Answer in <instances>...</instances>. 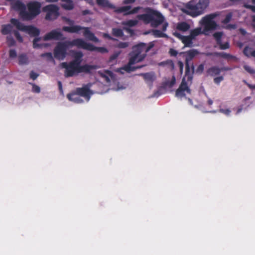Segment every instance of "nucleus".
Here are the masks:
<instances>
[{
	"label": "nucleus",
	"mask_w": 255,
	"mask_h": 255,
	"mask_svg": "<svg viewBox=\"0 0 255 255\" xmlns=\"http://www.w3.org/2000/svg\"><path fill=\"white\" fill-rule=\"evenodd\" d=\"M198 54L199 51L194 49L179 53V56H182L185 58V76L182 79L181 83L176 91V96L177 97H185V92L189 94H191V90L188 86L186 79H187V82L190 84L192 83L194 73V65L191 61Z\"/></svg>",
	"instance_id": "nucleus-1"
},
{
	"label": "nucleus",
	"mask_w": 255,
	"mask_h": 255,
	"mask_svg": "<svg viewBox=\"0 0 255 255\" xmlns=\"http://www.w3.org/2000/svg\"><path fill=\"white\" fill-rule=\"evenodd\" d=\"M154 46L153 42L146 44L139 43L132 47V51L129 54L130 58L128 64L124 66L122 69L127 72L135 71L138 67L132 66V65L143 60L146 56V53Z\"/></svg>",
	"instance_id": "nucleus-2"
},
{
	"label": "nucleus",
	"mask_w": 255,
	"mask_h": 255,
	"mask_svg": "<svg viewBox=\"0 0 255 255\" xmlns=\"http://www.w3.org/2000/svg\"><path fill=\"white\" fill-rule=\"evenodd\" d=\"M62 68H64V72L65 77H71L77 75L81 73L90 74L92 71L97 69V66L95 65L85 64L83 65H78L72 62H64L60 64Z\"/></svg>",
	"instance_id": "nucleus-3"
},
{
	"label": "nucleus",
	"mask_w": 255,
	"mask_h": 255,
	"mask_svg": "<svg viewBox=\"0 0 255 255\" xmlns=\"http://www.w3.org/2000/svg\"><path fill=\"white\" fill-rule=\"evenodd\" d=\"M209 0H199L198 2L195 4L192 1H190L186 4L182 11L187 15L195 17L204 13L205 9L209 6Z\"/></svg>",
	"instance_id": "nucleus-4"
},
{
	"label": "nucleus",
	"mask_w": 255,
	"mask_h": 255,
	"mask_svg": "<svg viewBox=\"0 0 255 255\" xmlns=\"http://www.w3.org/2000/svg\"><path fill=\"white\" fill-rule=\"evenodd\" d=\"M72 46H76L79 48H81V38L58 42L54 49V57L59 60L64 59L66 56L67 48Z\"/></svg>",
	"instance_id": "nucleus-5"
},
{
	"label": "nucleus",
	"mask_w": 255,
	"mask_h": 255,
	"mask_svg": "<svg viewBox=\"0 0 255 255\" xmlns=\"http://www.w3.org/2000/svg\"><path fill=\"white\" fill-rule=\"evenodd\" d=\"M137 18L143 21L144 24L150 23L151 26L154 28L161 24L164 20V17L162 14L155 10H150L147 13L139 14Z\"/></svg>",
	"instance_id": "nucleus-6"
},
{
	"label": "nucleus",
	"mask_w": 255,
	"mask_h": 255,
	"mask_svg": "<svg viewBox=\"0 0 255 255\" xmlns=\"http://www.w3.org/2000/svg\"><path fill=\"white\" fill-rule=\"evenodd\" d=\"M62 30L71 33H78L81 30H84L83 35L86 39L96 43L99 42V39L95 35L94 33L90 30L89 27L76 25L72 26H63Z\"/></svg>",
	"instance_id": "nucleus-7"
},
{
	"label": "nucleus",
	"mask_w": 255,
	"mask_h": 255,
	"mask_svg": "<svg viewBox=\"0 0 255 255\" xmlns=\"http://www.w3.org/2000/svg\"><path fill=\"white\" fill-rule=\"evenodd\" d=\"M10 22L11 24L15 26L18 30L25 32L31 36H38L40 34L39 29L32 25H24L17 19L14 18H11Z\"/></svg>",
	"instance_id": "nucleus-8"
},
{
	"label": "nucleus",
	"mask_w": 255,
	"mask_h": 255,
	"mask_svg": "<svg viewBox=\"0 0 255 255\" xmlns=\"http://www.w3.org/2000/svg\"><path fill=\"white\" fill-rule=\"evenodd\" d=\"M41 3L38 1H31L27 4L28 11L25 10L24 20H30L34 18L40 13Z\"/></svg>",
	"instance_id": "nucleus-9"
},
{
	"label": "nucleus",
	"mask_w": 255,
	"mask_h": 255,
	"mask_svg": "<svg viewBox=\"0 0 255 255\" xmlns=\"http://www.w3.org/2000/svg\"><path fill=\"white\" fill-rule=\"evenodd\" d=\"M219 15V14L217 12L212 13L206 15L201 19L200 23L204 26L205 31H209L217 29L218 25L213 19Z\"/></svg>",
	"instance_id": "nucleus-10"
},
{
	"label": "nucleus",
	"mask_w": 255,
	"mask_h": 255,
	"mask_svg": "<svg viewBox=\"0 0 255 255\" xmlns=\"http://www.w3.org/2000/svg\"><path fill=\"white\" fill-rule=\"evenodd\" d=\"M59 7L54 4H49L44 6L43 11L46 12L45 19L47 20L56 19L59 15Z\"/></svg>",
	"instance_id": "nucleus-11"
},
{
	"label": "nucleus",
	"mask_w": 255,
	"mask_h": 255,
	"mask_svg": "<svg viewBox=\"0 0 255 255\" xmlns=\"http://www.w3.org/2000/svg\"><path fill=\"white\" fill-rule=\"evenodd\" d=\"M81 48L90 51H98L102 53L108 52L106 48L103 47H96L92 44L85 42L81 39Z\"/></svg>",
	"instance_id": "nucleus-12"
},
{
	"label": "nucleus",
	"mask_w": 255,
	"mask_h": 255,
	"mask_svg": "<svg viewBox=\"0 0 255 255\" xmlns=\"http://www.w3.org/2000/svg\"><path fill=\"white\" fill-rule=\"evenodd\" d=\"M130 5H126L119 7L115 10V11L118 13H124V15H128L137 13L141 9V7H134L131 9Z\"/></svg>",
	"instance_id": "nucleus-13"
},
{
	"label": "nucleus",
	"mask_w": 255,
	"mask_h": 255,
	"mask_svg": "<svg viewBox=\"0 0 255 255\" xmlns=\"http://www.w3.org/2000/svg\"><path fill=\"white\" fill-rule=\"evenodd\" d=\"M173 35L176 38L181 40L185 47H191L193 46V39L189 35H182L180 33L176 31L173 32Z\"/></svg>",
	"instance_id": "nucleus-14"
},
{
	"label": "nucleus",
	"mask_w": 255,
	"mask_h": 255,
	"mask_svg": "<svg viewBox=\"0 0 255 255\" xmlns=\"http://www.w3.org/2000/svg\"><path fill=\"white\" fill-rule=\"evenodd\" d=\"M63 34L57 30H52L50 32L46 34L43 37L44 41L50 40L52 39L60 40L62 39Z\"/></svg>",
	"instance_id": "nucleus-15"
},
{
	"label": "nucleus",
	"mask_w": 255,
	"mask_h": 255,
	"mask_svg": "<svg viewBox=\"0 0 255 255\" xmlns=\"http://www.w3.org/2000/svg\"><path fill=\"white\" fill-rule=\"evenodd\" d=\"M78 95L85 98L87 101L90 99L92 92L87 86H84L82 88H77L74 91Z\"/></svg>",
	"instance_id": "nucleus-16"
},
{
	"label": "nucleus",
	"mask_w": 255,
	"mask_h": 255,
	"mask_svg": "<svg viewBox=\"0 0 255 255\" xmlns=\"http://www.w3.org/2000/svg\"><path fill=\"white\" fill-rule=\"evenodd\" d=\"M11 7L13 9L18 11L19 15L24 19V14L23 11H25L26 7L25 4L19 0H16L14 2L11 3Z\"/></svg>",
	"instance_id": "nucleus-17"
},
{
	"label": "nucleus",
	"mask_w": 255,
	"mask_h": 255,
	"mask_svg": "<svg viewBox=\"0 0 255 255\" xmlns=\"http://www.w3.org/2000/svg\"><path fill=\"white\" fill-rule=\"evenodd\" d=\"M80 96L78 95V94H77L75 92L68 94L67 95V97L69 101L74 102L76 103H81L83 102V100L80 97Z\"/></svg>",
	"instance_id": "nucleus-18"
},
{
	"label": "nucleus",
	"mask_w": 255,
	"mask_h": 255,
	"mask_svg": "<svg viewBox=\"0 0 255 255\" xmlns=\"http://www.w3.org/2000/svg\"><path fill=\"white\" fill-rule=\"evenodd\" d=\"M190 28V25L189 24L185 21L178 22L176 25V29L182 32L187 31Z\"/></svg>",
	"instance_id": "nucleus-19"
},
{
	"label": "nucleus",
	"mask_w": 255,
	"mask_h": 255,
	"mask_svg": "<svg viewBox=\"0 0 255 255\" xmlns=\"http://www.w3.org/2000/svg\"><path fill=\"white\" fill-rule=\"evenodd\" d=\"M83 54L81 51H77L74 54V59L71 61V62L75 63L78 65H81V63L82 61V57Z\"/></svg>",
	"instance_id": "nucleus-20"
},
{
	"label": "nucleus",
	"mask_w": 255,
	"mask_h": 255,
	"mask_svg": "<svg viewBox=\"0 0 255 255\" xmlns=\"http://www.w3.org/2000/svg\"><path fill=\"white\" fill-rule=\"evenodd\" d=\"M97 4L100 6L108 7L111 9H115L116 6L110 3L108 0H96Z\"/></svg>",
	"instance_id": "nucleus-21"
},
{
	"label": "nucleus",
	"mask_w": 255,
	"mask_h": 255,
	"mask_svg": "<svg viewBox=\"0 0 255 255\" xmlns=\"http://www.w3.org/2000/svg\"><path fill=\"white\" fill-rule=\"evenodd\" d=\"M221 72L220 68L217 66H213L207 70V73L210 76H214L219 75Z\"/></svg>",
	"instance_id": "nucleus-22"
},
{
	"label": "nucleus",
	"mask_w": 255,
	"mask_h": 255,
	"mask_svg": "<svg viewBox=\"0 0 255 255\" xmlns=\"http://www.w3.org/2000/svg\"><path fill=\"white\" fill-rule=\"evenodd\" d=\"M12 30V26L10 24H3L1 26V33L3 35L10 33Z\"/></svg>",
	"instance_id": "nucleus-23"
},
{
	"label": "nucleus",
	"mask_w": 255,
	"mask_h": 255,
	"mask_svg": "<svg viewBox=\"0 0 255 255\" xmlns=\"http://www.w3.org/2000/svg\"><path fill=\"white\" fill-rule=\"evenodd\" d=\"M28 62V58L25 54H21L18 56V63L19 65H26Z\"/></svg>",
	"instance_id": "nucleus-24"
},
{
	"label": "nucleus",
	"mask_w": 255,
	"mask_h": 255,
	"mask_svg": "<svg viewBox=\"0 0 255 255\" xmlns=\"http://www.w3.org/2000/svg\"><path fill=\"white\" fill-rule=\"evenodd\" d=\"M141 75L146 82H152L155 79L154 74L151 73H143Z\"/></svg>",
	"instance_id": "nucleus-25"
},
{
	"label": "nucleus",
	"mask_w": 255,
	"mask_h": 255,
	"mask_svg": "<svg viewBox=\"0 0 255 255\" xmlns=\"http://www.w3.org/2000/svg\"><path fill=\"white\" fill-rule=\"evenodd\" d=\"M63 2H65V3L62 5L63 8L67 10H71L74 8V5L73 2L71 0H61Z\"/></svg>",
	"instance_id": "nucleus-26"
},
{
	"label": "nucleus",
	"mask_w": 255,
	"mask_h": 255,
	"mask_svg": "<svg viewBox=\"0 0 255 255\" xmlns=\"http://www.w3.org/2000/svg\"><path fill=\"white\" fill-rule=\"evenodd\" d=\"M152 35L155 37H164V38H167L168 35L161 32L160 30L158 29H153L151 31Z\"/></svg>",
	"instance_id": "nucleus-27"
},
{
	"label": "nucleus",
	"mask_w": 255,
	"mask_h": 255,
	"mask_svg": "<svg viewBox=\"0 0 255 255\" xmlns=\"http://www.w3.org/2000/svg\"><path fill=\"white\" fill-rule=\"evenodd\" d=\"M112 33L114 36L118 37H122L124 35L123 30L118 28H112Z\"/></svg>",
	"instance_id": "nucleus-28"
},
{
	"label": "nucleus",
	"mask_w": 255,
	"mask_h": 255,
	"mask_svg": "<svg viewBox=\"0 0 255 255\" xmlns=\"http://www.w3.org/2000/svg\"><path fill=\"white\" fill-rule=\"evenodd\" d=\"M202 33L201 28H197L191 30L189 35L193 40L195 37Z\"/></svg>",
	"instance_id": "nucleus-29"
},
{
	"label": "nucleus",
	"mask_w": 255,
	"mask_h": 255,
	"mask_svg": "<svg viewBox=\"0 0 255 255\" xmlns=\"http://www.w3.org/2000/svg\"><path fill=\"white\" fill-rule=\"evenodd\" d=\"M41 40V37L35 38L33 41V47L34 48H41L43 46L46 47L48 46L47 44H38L37 42Z\"/></svg>",
	"instance_id": "nucleus-30"
},
{
	"label": "nucleus",
	"mask_w": 255,
	"mask_h": 255,
	"mask_svg": "<svg viewBox=\"0 0 255 255\" xmlns=\"http://www.w3.org/2000/svg\"><path fill=\"white\" fill-rule=\"evenodd\" d=\"M215 55L217 56H220L221 57L225 58V59H236V57L229 53H227L225 52H217L215 53Z\"/></svg>",
	"instance_id": "nucleus-31"
},
{
	"label": "nucleus",
	"mask_w": 255,
	"mask_h": 255,
	"mask_svg": "<svg viewBox=\"0 0 255 255\" xmlns=\"http://www.w3.org/2000/svg\"><path fill=\"white\" fill-rule=\"evenodd\" d=\"M138 21L135 19H130L126 21L123 22L122 24L128 27H132L137 25Z\"/></svg>",
	"instance_id": "nucleus-32"
},
{
	"label": "nucleus",
	"mask_w": 255,
	"mask_h": 255,
	"mask_svg": "<svg viewBox=\"0 0 255 255\" xmlns=\"http://www.w3.org/2000/svg\"><path fill=\"white\" fill-rule=\"evenodd\" d=\"M223 35V32L221 31L216 32L213 34V37L216 40L217 44L222 41V37Z\"/></svg>",
	"instance_id": "nucleus-33"
},
{
	"label": "nucleus",
	"mask_w": 255,
	"mask_h": 255,
	"mask_svg": "<svg viewBox=\"0 0 255 255\" xmlns=\"http://www.w3.org/2000/svg\"><path fill=\"white\" fill-rule=\"evenodd\" d=\"M6 43L9 47H11L15 44V41L11 36H7L6 37Z\"/></svg>",
	"instance_id": "nucleus-34"
},
{
	"label": "nucleus",
	"mask_w": 255,
	"mask_h": 255,
	"mask_svg": "<svg viewBox=\"0 0 255 255\" xmlns=\"http://www.w3.org/2000/svg\"><path fill=\"white\" fill-rule=\"evenodd\" d=\"M252 48L251 47L246 46L244 49L243 53L246 56L250 57L252 56Z\"/></svg>",
	"instance_id": "nucleus-35"
},
{
	"label": "nucleus",
	"mask_w": 255,
	"mask_h": 255,
	"mask_svg": "<svg viewBox=\"0 0 255 255\" xmlns=\"http://www.w3.org/2000/svg\"><path fill=\"white\" fill-rule=\"evenodd\" d=\"M204 64H200L197 68L196 70H194V73L195 72L198 74H201L204 71Z\"/></svg>",
	"instance_id": "nucleus-36"
},
{
	"label": "nucleus",
	"mask_w": 255,
	"mask_h": 255,
	"mask_svg": "<svg viewBox=\"0 0 255 255\" xmlns=\"http://www.w3.org/2000/svg\"><path fill=\"white\" fill-rule=\"evenodd\" d=\"M41 57H46L49 61H54L52 54L51 52H46L41 54Z\"/></svg>",
	"instance_id": "nucleus-37"
},
{
	"label": "nucleus",
	"mask_w": 255,
	"mask_h": 255,
	"mask_svg": "<svg viewBox=\"0 0 255 255\" xmlns=\"http://www.w3.org/2000/svg\"><path fill=\"white\" fill-rule=\"evenodd\" d=\"M218 45H219L220 48L222 50L227 49L230 47V44L228 42L222 43V41H221L220 43L218 44Z\"/></svg>",
	"instance_id": "nucleus-38"
},
{
	"label": "nucleus",
	"mask_w": 255,
	"mask_h": 255,
	"mask_svg": "<svg viewBox=\"0 0 255 255\" xmlns=\"http://www.w3.org/2000/svg\"><path fill=\"white\" fill-rule=\"evenodd\" d=\"M29 84L32 85V91L35 93H39L40 92V87L33 83H29Z\"/></svg>",
	"instance_id": "nucleus-39"
},
{
	"label": "nucleus",
	"mask_w": 255,
	"mask_h": 255,
	"mask_svg": "<svg viewBox=\"0 0 255 255\" xmlns=\"http://www.w3.org/2000/svg\"><path fill=\"white\" fill-rule=\"evenodd\" d=\"M129 46V42H120L117 45L119 48H126Z\"/></svg>",
	"instance_id": "nucleus-40"
},
{
	"label": "nucleus",
	"mask_w": 255,
	"mask_h": 255,
	"mask_svg": "<svg viewBox=\"0 0 255 255\" xmlns=\"http://www.w3.org/2000/svg\"><path fill=\"white\" fill-rule=\"evenodd\" d=\"M232 14L231 13H229L227 14L226 15L225 18L223 20L222 23H223L224 24H227L231 21V20L232 19Z\"/></svg>",
	"instance_id": "nucleus-41"
},
{
	"label": "nucleus",
	"mask_w": 255,
	"mask_h": 255,
	"mask_svg": "<svg viewBox=\"0 0 255 255\" xmlns=\"http://www.w3.org/2000/svg\"><path fill=\"white\" fill-rule=\"evenodd\" d=\"M13 34H14L15 37H16V38L17 39V40L19 42H22L23 41V38H22V36L20 35V34L18 31H17L16 30H14Z\"/></svg>",
	"instance_id": "nucleus-42"
},
{
	"label": "nucleus",
	"mask_w": 255,
	"mask_h": 255,
	"mask_svg": "<svg viewBox=\"0 0 255 255\" xmlns=\"http://www.w3.org/2000/svg\"><path fill=\"white\" fill-rule=\"evenodd\" d=\"M244 68L245 69L246 71H247L248 72L251 74H253L255 73V70L253 69L251 67H250L248 65H245L244 66Z\"/></svg>",
	"instance_id": "nucleus-43"
},
{
	"label": "nucleus",
	"mask_w": 255,
	"mask_h": 255,
	"mask_svg": "<svg viewBox=\"0 0 255 255\" xmlns=\"http://www.w3.org/2000/svg\"><path fill=\"white\" fill-rule=\"evenodd\" d=\"M123 29L125 30L129 34L130 36H133L134 34L133 30L130 29L129 27L124 26Z\"/></svg>",
	"instance_id": "nucleus-44"
},
{
	"label": "nucleus",
	"mask_w": 255,
	"mask_h": 255,
	"mask_svg": "<svg viewBox=\"0 0 255 255\" xmlns=\"http://www.w3.org/2000/svg\"><path fill=\"white\" fill-rule=\"evenodd\" d=\"M17 53L14 49H10L9 51V56L10 58H14L16 57Z\"/></svg>",
	"instance_id": "nucleus-45"
},
{
	"label": "nucleus",
	"mask_w": 255,
	"mask_h": 255,
	"mask_svg": "<svg viewBox=\"0 0 255 255\" xmlns=\"http://www.w3.org/2000/svg\"><path fill=\"white\" fill-rule=\"evenodd\" d=\"M120 54V52H116V53H114L113 55H112L110 56V57L109 58V61L112 62L113 60L116 59L118 58V57L119 56Z\"/></svg>",
	"instance_id": "nucleus-46"
},
{
	"label": "nucleus",
	"mask_w": 255,
	"mask_h": 255,
	"mask_svg": "<svg viewBox=\"0 0 255 255\" xmlns=\"http://www.w3.org/2000/svg\"><path fill=\"white\" fill-rule=\"evenodd\" d=\"M244 7L251 9L253 12H255V6L248 4L247 3H244L243 5Z\"/></svg>",
	"instance_id": "nucleus-47"
},
{
	"label": "nucleus",
	"mask_w": 255,
	"mask_h": 255,
	"mask_svg": "<svg viewBox=\"0 0 255 255\" xmlns=\"http://www.w3.org/2000/svg\"><path fill=\"white\" fill-rule=\"evenodd\" d=\"M30 78L32 80H35L39 76V74L34 72L33 71H31L29 74Z\"/></svg>",
	"instance_id": "nucleus-48"
},
{
	"label": "nucleus",
	"mask_w": 255,
	"mask_h": 255,
	"mask_svg": "<svg viewBox=\"0 0 255 255\" xmlns=\"http://www.w3.org/2000/svg\"><path fill=\"white\" fill-rule=\"evenodd\" d=\"M177 64L179 68L180 73L182 74L183 71L184 64L181 61H178Z\"/></svg>",
	"instance_id": "nucleus-49"
},
{
	"label": "nucleus",
	"mask_w": 255,
	"mask_h": 255,
	"mask_svg": "<svg viewBox=\"0 0 255 255\" xmlns=\"http://www.w3.org/2000/svg\"><path fill=\"white\" fill-rule=\"evenodd\" d=\"M169 53L171 56H176L178 54V52L173 48H170L169 51Z\"/></svg>",
	"instance_id": "nucleus-50"
},
{
	"label": "nucleus",
	"mask_w": 255,
	"mask_h": 255,
	"mask_svg": "<svg viewBox=\"0 0 255 255\" xmlns=\"http://www.w3.org/2000/svg\"><path fill=\"white\" fill-rule=\"evenodd\" d=\"M224 79V78L223 76H219V77H216L214 79V82L216 84H219L220 83L223 81Z\"/></svg>",
	"instance_id": "nucleus-51"
},
{
	"label": "nucleus",
	"mask_w": 255,
	"mask_h": 255,
	"mask_svg": "<svg viewBox=\"0 0 255 255\" xmlns=\"http://www.w3.org/2000/svg\"><path fill=\"white\" fill-rule=\"evenodd\" d=\"M103 37L105 38H107L109 40H111L113 41H116L117 40V39L112 37L110 35H109L108 33H104L103 35Z\"/></svg>",
	"instance_id": "nucleus-52"
},
{
	"label": "nucleus",
	"mask_w": 255,
	"mask_h": 255,
	"mask_svg": "<svg viewBox=\"0 0 255 255\" xmlns=\"http://www.w3.org/2000/svg\"><path fill=\"white\" fill-rule=\"evenodd\" d=\"M166 63L170 67L171 70H173L174 69V63L172 60H168L166 62Z\"/></svg>",
	"instance_id": "nucleus-53"
},
{
	"label": "nucleus",
	"mask_w": 255,
	"mask_h": 255,
	"mask_svg": "<svg viewBox=\"0 0 255 255\" xmlns=\"http://www.w3.org/2000/svg\"><path fill=\"white\" fill-rule=\"evenodd\" d=\"M136 0H124L123 1V4H132Z\"/></svg>",
	"instance_id": "nucleus-54"
},
{
	"label": "nucleus",
	"mask_w": 255,
	"mask_h": 255,
	"mask_svg": "<svg viewBox=\"0 0 255 255\" xmlns=\"http://www.w3.org/2000/svg\"><path fill=\"white\" fill-rule=\"evenodd\" d=\"M220 111L226 115H229L231 113V111L229 109H220Z\"/></svg>",
	"instance_id": "nucleus-55"
},
{
	"label": "nucleus",
	"mask_w": 255,
	"mask_h": 255,
	"mask_svg": "<svg viewBox=\"0 0 255 255\" xmlns=\"http://www.w3.org/2000/svg\"><path fill=\"white\" fill-rule=\"evenodd\" d=\"M58 88L61 93H63L62 84L60 81L58 82Z\"/></svg>",
	"instance_id": "nucleus-56"
},
{
	"label": "nucleus",
	"mask_w": 255,
	"mask_h": 255,
	"mask_svg": "<svg viewBox=\"0 0 255 255\" xmlns=\"http://www.w3.org/2000/svg\"><path fill=\"white\" fill-rule=\"evenodd\" d=\"M82 13L83 15H86L87 14H90L91 11H90V10H89L88 9H86V10H83Z\"/></svg>",
	"instance_id": "nucleus-57"
},
{
	"label": "nucleus",
	"mask_w": 255,
	"mask_h": 255,
	"mask_svg": "<svg viewBox=\"0 0 255 255\" xmlns=\"http://www.w3.org/2000/svg\"><path fill=\"white\" fill-rule=\"evenodd\" d=\"M168 25V24L167 22L164 23L162 25V31H166Z\"/></svg>",
	"instance_id": "nucleus-58"
},
{
	"label": "nucleus",
	"mask_w": 255,
	"mask_h": 255,
	"mask_svg": "<svg viewBox=\"0 0 255 255\" xmlns=\"http://www.w3.org/2000/svg\"><path fill=\"white\" fill-rule=\"evenodd\" d=\"M220 69H221V71H229V70H230L231 69L228 67H224L221 68Z\"/></svg>",
	"instance_id": "nucleus-59"
},
{
	"label": "nucleus",
	"mask_w": 255,
	"mask_h": 255,
	"mask_svg": "<svg viewBox=\"0 0 255 255\" xmlns=\"http://www.w3.org/2000/svg\"><path fill=\"white\" fill-rule=\"evenodd\" d=\"M253 26L255 28V15L252 16Z\"/></svg>",
	"instance_id": "nucleus-60"
},
{
	"label": "nucleus",
	"mask_w": 255,
	"mask_h": 255,
	"mask_svg": "<svg viewBox=\"0 0 255 255\" xmlns=\"http://www.w3.org/2000/svg\"><path fill=\"white\" fill-rule=\"evenodd\" d=\"M208 102V104L209 105H212V104H213V101H212L211 99H209V100H208V102Z\"/></svg>",
	"instance_id": "nucleus-61"
},
{
	"label": "nucleus",
	"mask_w": 255,
	"mask_h": 255,
	"mask_svg": "<svg viewBox=\"0 0 255 255\" xmlns=\"http://www.w3.org/2000/svg\"><path fill=\"white\" fill-rule=\"evenodd\" d=\"M46 1L47 2H57L58 1V0H46Z\"/></svg>",
	"instance_id": "nucleus-62"
},
{
	"label": "nucleus",
	"mask_w": 255,
	"mask_h": 255,
	"mask_svg": "<svg viewBox=\"0 0 255 255\" xmlns=\"http://www.w3.org/2000/svg\"><path fill=\"white\" fill-rule=\"evenodd\" d=\"M106 73L109 75V76H111L112 74V72L110 71H109V70H107L106 71Z\"/></svg>",
	"instance_id": "nucleus-63"
},
{
	"label": "nucleus",
	"mask_w": 255,
	"mask_h": 255,
	"mask_svg": "<svg viewBox=\"0 0 255 255\" xmlns=\"http://www.w3.org/2000/svg\"><path fill=\"white\" fill-rule=\"evenodd\" d=\"M252 56L255 57V50H253L252 52Z\"/></svg>",
	"instance_id": "nucleus-64"
}]
</instances>
